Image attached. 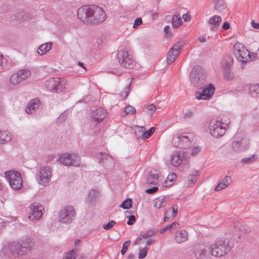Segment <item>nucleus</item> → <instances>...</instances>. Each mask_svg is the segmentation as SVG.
I'll return each instance as SVG.
<instances>
[{"label":"nucleus","mask_w":259,"mask_h":259,"mask_svg":"<svg viewBox=\"0 0 259 259\" xmlns=\"http://www.w3.org/2000/svg\"><path fill=\"white\" fill-rule=\"evenodd\" d=\"M233 245L234 242L230 238H219L209 247L210 253L212 256L222 257L231 250Z\"/></svg>","instance_id":"1"},{"label":"nucleus","mask_w":259,"mask_h":259,"mask_svg":"<svg viewBox=\"0 0 259 259\" xmlns=\"http://www.w3.org/2000/svg\"><path fill=\"white\" fill-rule=\"evenodd\" d=\"M12 255L19 257L27 254L31 250L30 239L25 238L18 242H13L9 245Z\"/></svg>","instance_id":"2"},{"label":"nucleus","mask_w":259,"mask_h":259,"mask_svg":"<svg viewBox=\"0 0 259 259\" xmlns=\"http://www.w3.org/2000/svg\"><path fill=\"white\" fill-rule=\"evenodd\" d=\"M206 75L205 70L200 66H194L190 74L191 83L195 88H202L205 84Z\"/></svg>","instance_id":"3"},{"label":"nucleus","mask_w":259,"mask_h":259,"mask_svg":"<svg viewBox=\"0 0 259 259\" xmlns=\"http://www.w3.org/2000/svg\"><path fill=\"white\" fill-rule=\"evenodd\" d=\"M233 53L237 60L241 63V67L244 68L243 66L247 62L252 60V55L251 53L246 50L244 45L236 42L233 46Z\"/></svg>","instance_id":"4"},{"label":"nucleus","mask_w":259,"mask_h":259,"mask_svg":"<svg viewBox=\"0 0 259 259\" xmlns=\"http://www.w3.org/2000/svg\"><path fill=\"white\" fill-rule=\"evenodd\" d=\"M5 177L14 190H19L23 187V179L20 172L12 170L5 172Z\"/></svg>","instance_id":"5"},{"label":"nucleus","mask_w":259,"mask_h":259,"mask_svg":"<svg viewBox=\"0 0 259 259\" xmlns=\"http://www.w3.org/2000/svg\"><path fill=\"white\" fill-rule=\"evenodd\" d=\"M59 160L65 166H78L81 162L80 157L74 153H64L59 156Z\"/></svg>","instance_id":"6"},{"label":"nucleus","mask_w":259,"mask_h":259,"mask_svg":"<svg viewBox=\"0 0 259 259\" xmlns=\"http://www.w3.org/2000/svg\"><path fill=\"white\" fill-rule=\"evenodd\" d=\"M106 14L99 6L91 5V18L88 24H98L105 20Z\"/></svg>","instance_id":"7"},{"label":"nucleus","mask_w":259,"mask_h":259,"mask_svg":"<svg viewBox=\"0 0 259 259\" xmlns=\"http://www.w3.org/2000/svg\"><path fill=\"white\" fill-rule=\"evenodd\" d=\"M75 210L72 206H66L59 213V220L64 224H70L75 219Z\"/></svg>","instance_id":"8"},{"label":"nucleus","mask_w":259,"mask_h":259,"mask_svg":"<svg viewBox=\"0 0 259 259\" xmlns=\"http://www.w3.org/2000/svg\"><path fill=\"white\" fill-rule=\"evenodd\" d=\"M117 59L120 65L126 68H134L136 65L135 61L126 50H120L118 51Z\"/></svg>","instance_id":"9"},{"label":"nucleus","mask_w":259,"mask_h":259,"mask_svg":"<svg viewBox=\"0 0 259 259\" xmlns=\"http://www.w3.org/2000/svg\"><path fill=\"white\" fill-rule=\"evenodd\" d=\"M45 86L49 91L61 92L65 88V81L58 77L51 78L46 81Z\"/></svg>","instance_id":"10"},{"label":"nucleus","mask_w":259,"mask_h":259,"mask_svg":"<svg viewBox=\"0 0 259 259\" xmlns=\"http://www.w3.org/2000/svg\"><path fill=\"white\" fill-rule=\"evenodd\" d=\"M224 123L218 120H212L210 122L209 127L210 134L214 138L223 136L226 133Z\"/></svg>","instance_id":"11"},{"label":"nucleus","mask_w":259,"mask_h":259,"mask_svg":"<svg viewBox=\"0 0 259 259\" xmlns=\"http://www.w3.org/2000/svg\"><path fill=\"white\" fill-rule=\"evenodd\" d=\"M52 175L51 169L50 167L45 166L40 168L36 179L41 185L45 186L51 181Z\"/></svg>","instance_id":"12"},{"label":"nucleus","mask_w":259,"mask_h":259,"mask_svg":"<svg viewBox=\"0 0 259 259\" xmlns=\"http://www.w3.org/2000/svg\"><path fill=\"white\" fill-rule=\"evenodd\" d=\"M184 45V41L180 40L178 41L177 43L174 45L170 49L167 57V62L168 64H171L175 61L180 54Z\"/></svg>","instance_id":"13"},{"label":"nucleus","mask_w":259,"mask_h":259,"mask_svg":"<svg viewBox=\"0 0 259 259\" xmlns=\"http://www.w3.org/2000/svg\"><path fill=\"white\" fill-rule=\"evenodd\" d=\"M202 91L201 92H196L195 93V97L198 100H208L213 95L215 87L212 84H209L206 87H203L202 85Z\"/></svg>","instance_id":"14"},{"label":"nucleus","mask_w":259,"mask_h":259,"mask_svg":"<svg viewBox=\"0 0 259 259\" xmlns=\"http://www.w3.org/2000/svg\"><path fill=\"white\" fill-rule=\"evenodd\" d=\"M31 211L30 212L28 218L31 221L34 222L39 220L42 216V210H44L42 205L37 203H33L30 206Z\"/></svg>","instance_id":"15"},{"label":"nucleus","mask_w":259,"mask_h":259,"mask_svg":"<svg viewBox=\"0 0 259 259\" xmlns=\"http://www.w3.org/2000/svg\"><path fill=\"white\" fill-rule=\"evenodd\" d=\"M31 75V72L27 69H22L19 71L16 74L12 75L10 78V82L14 85L21 83L23 80L26 79Z\"/></svg>","instance_id":"16"},{"label":"nucleus","mask_w":259,"mask_h":259,"mask_svg":"<svg viewBox=\"0 0 259 259\" xmlns=\"http://www.w3.org/2000/svg\"><path fill=\"white\" fill-rule=\"evenodd\" d=\"M91 5L80 7L77 12L78 18L83 23L88 24L91 18Z\"/></svg>","instance_id":"17"},{"label":"nucleus","mask_w":259,"mask_h":259,"mask_svg":"<svg viewBox=\"0 0 259 259\" xmlns=\"http://www.w3.org/2000/svg\"><path fill=\"white\" fill-rule=\"evenodd\" d=\"M98 157L100 159L99 163L104 166L108 167L114 165L112 157L105 153H99L98 154Z\"/></svg>","instance_id":"18"},{"label":"nucleus","mask_w":259,"mask_h":259,"mask_svg":"<svg viewBox=\"0 0 259 259\" xmlns=\"http://www.w3.org/2000/svg\"><path fill=\"white\" fill-rule=\"evenodd\" d=\"M176 140H178L179 142L178 146L182 148L186 149L190 145V140L188 136L183 135L177 136L172 139L173 142Z\"/></svg>","instance_id":"19"},{"label":"nucleus","mask_w":259,"mask_h":259,"mask_svg":"<svg viewBox=\"0 0 259 259\" xmlns=\"http://www.w3.org/2000/svg\"><path fill=\"white\" fill-rule=\"evenodd\" d=\"M107 116V111L102 108H98L93 111L92 116L98 122H101Z\"/></svg>","instance_id":"20"},{"label":"nucleus","mask_w":259,"mask_h":259,"mask_svg":"<svg viewBox=\"0 0 259 259\" xmlns=\"http://www.w3.org/2000/svg\"><path fill=\"white\" fill-rule=\"evenodd\" d=\"M184 159V156L183 153L176 152L171 156V164L174 166H178L182 163Z\"/></svg>","instance_id":"21"},{"label":"nucleus","mask_w":259,"mask_h":259,"mask_svg":"<svg viewBox=\"0 0 259 259\" xmlns=\"http://www.w3.org/2000/svg\"><path fill=\"white\" fill-rule=\"evenodd\" d=\"M232 180L231 178L229 176H226L224 179L220 181L215 188L214 190L216 191H219L226 188L232 183Z\"/></svg>","instance_id":"22"},{"label":"nucleus","mask_w":259,"mask_h":259,"mask_svg":"<svg viewBox=\"0 0 259 259\" xmlns=\"http://www.w3.org/2000/svg\"><path fill=\"white\" fill-rule=\"evenodd\" d=\"M194 253L197 259H203L205 256L204 245H195L194 249Z\"/></svg>","instance_id":"23"},{"label":"nucleus","mask_w":259,"mask_h":259,"mask_svg":"<svg viewBox=\"0 0 259 259\" xmlns=\"http://www.w3.org/2000/svg\"><path fill=\"white\" fill-rule=\"evenodd\" d=\"M221 21L222 18L220 16L215 15L211 17L208 21L209 24L212 26L211 29L213 31L217 30Z\"/></svg>","instance_id":"24"},{"label":"nucleus","mask_w":259,"mask_h":259,"mask_svg":"<svg viewBox=\"0 0 259 259\" xmlns=\"http://www.w3.org/2000/svg\"><path fill=\"white\" fill-rule=\"evenodd\" d=\"M39 103L40 101L37 98L31 100L27 105L25 110L26 112L27 113H31L32 111L35 110L38 107Z\"/></svg>","instance_id":"25"},{"label":"nucleus","mask_w":259,"mask_h":259,"mask_svg":"<svg viewBox=\"0 0 259 259\" xmlns=\"http://www.w3.org/2000/svg\"><path fill=\"white\" fill-rule=\"evenodd\" d=\"M168 200V197L166 196L163 197L157 198L155 199L154 206V207L159 209L166 205Z\"/></svg>","instance_id":"26"},{"label":"nucleus","mask_w":259,"mask_h":259,"mask_svg":"<svg viewBox=\"0 0 259 259\" xmlns=\"http://www.w3.org/2000/svg\"><path fill=\"white\" fill-rule=\"evenodd\" d=\"M52 45V42H49L40 45L38 48V50L37 51L38 54L39 55L45 54L51 49Z\"/></svg>","instance_id":"27"},{"label":"nucleus","mask_w":259,"mask_h":259,"mask_svg":"<svg viewBox=\"0 0 259 259\" xmlns=\"http://www.w3.org/2000/svg\"><path fill=\"white\" fill-rule=\"evenodd\" d=\"M188 234L187 231L183 230L179 233H177L175 236V240L178 243L185 242L187 240Z\"/></svg>","instance_id":"28"},{"label":"nucleus","mask_w":259,"mask_h":259,"mask_svg":"<svg viewBox=\"0 0 259 259\" xmlns=\"http://www.w3.org/2000/svg\"><path fill=\"white\" fill-rule=\"evenodd\" d=\"M200 175V172L198 170H194L192 174L188 176V182L190 186L195 184L197 179Z\"/></svg>","instance_id":"29"},{"label":"nucleus","mask_w":259,"mask_h":259,"mask_svg":"<svg viewBox=\"0 0 259 259\" xmlns=\"http://www.w3.org/2000/svg\"><path fill=\"white\" fill-rule=\"evenodd\" d=\"M159 181L158 175L157 172L154 173L151 171L147 179L148 185H156Z\"/></svg>","instance_id":"30"},{"label":"nucleus","mask_w":259,"mask_h":259,"mask_svg":"<svg viewBox=\"0 0 259 259\" xmlns=\"http://www.w3.org/2000/svg\"><path fill=\"white\" fill-rule=\"evenodd\" d=\"M11 140V135L8 132L0 131V144H5Z\"/></svg>","instance_id":"31"},{"label":"nucleus","mask_w":259,"mask_h":259,"mask_svg":"<svg viewBox=\"0 0 259 259\" xmlns=\"http://www.w3.org/2000/svg\"><path fill=\"white\" fill-rule=\"evenodd\" d=\"M233 62V60L231 57H227L225 58L222 63V67L224 71L231 69Z\"/></svg>","instance_id":"32"},{"label":"nucleus","mask_w":259,"mask_h":259,"mask_svg":"<svg viewBox=\"0 0 259 259\" xmlns=\"http://www.w3.org/2000/svg\"><path fill=\"white\" fill-rule=\"evenodd\" d=\"M177 175L174 173H170L167 177L165 181L162 183L163 187L171 186L174 181L176 179Z\"/></svg>","instance_id":"33"},{"label":"nucleus","mask_w":259,"mask_h":259,"mask_svg":"<svg viewBox=\"0 0 259 259\" xmlns=\"http://www.w3.org/2000/svg\"><path fill=\"white\" fill-rule=\"evenodd\" d=\"M214 9L221 12L227 9L226 5L223 0H216L215 2Z\"/></svg>","instance_id":"34"},{"label":"nucleus","mask_w":259,"mask_h":259,"mask_svg":"<svg viewBox=\"0 0 259 259\" xmlns=\"http://www.w3.org/2000/svg\"><path fill=\"white\" fill-rule=\"evenodd\" d=\"M183 22L180 15H175L172 18V25L174 28H177L182 24Z\"/></svg>","instance_id":"35"},{"label":"nucleus","mask_w":259,"mask_h":259,"mask_svg":"<svg viewBox=\"0 0 259 259\" xmlns=\"http://www.w3.org/2000/svg\"><path fill=\"white\" fill-rule=\"evenodd\" d=\"M251 95L253 97L259 96V84L251 85L249 88Z\"/></svg>","instance_id":"36"},{"label":"nucleus","mask_w":259,"mask_h":259,"mask_svg":"<svg viewBox=\"0 0 259 259\" xmlns=\"http://www.w3.org/2000/svg\"><path fill=\"white\" fill-rule=\"evenodd\" d=\"M234 75L231 69L224 71V77L226 80L231 81L234 78Z\"/></svg>","instance_id":"37"},{"label":"nucleus","mask_w":259,"mask_h":259,"mask_svg":"<svg viewBox=\"0 0 259 259\" xmlns=\"http://www.w3.org/2000/svg\"><path fill=\"white\" fill-rule=\"evenodd\" d=\"M179 226V223L178 222H174L172 223L171 224H170L169 225H168V226H166V227H165L164 228H162L161 230H160L159 232L161 234H163L165 231H166L167 230H170L171 229H175Z\"/></svg>","instance_id":"38"},{"label":"nucleus","mask_w":259,"mask_h":259,"mask_svg":"<svg viewBox=\"0 0 259 259\" xmlns=\"http://www.w3.org/2000/svg\"><path fill=\"white\" fill-rule=\"evenodd\" d=\"M98 195V191L95 190H92L90 191L89 194V199H91L90 200V203L92 204L93 203L94 201H95L96 197Z\"/></svg>","instance_id":"39"},{"label":"nucleus","mask_w":259,"mask_h":259,"mask_svg":"<svg viewBox=\"0 0 259 259\" xmlns=\"http://www.w3.org/2000/svg\"><path fill=\"white\" fill-rule=\"evenodd\" d=\"M132 200L130 198H127L124 200L119 205V207L123 209H128L131 206Z\"/></svg>","instance_id":"40"},{"label":"nucleus","mask_w":259,"mask_h":259,"mask_svg":"<svg viewBox=\"0 0 259 259\" xmlns=\"http://www.w3.org/2000/svg\"><path fill=\"white\" fill-rule=\"evenodd\" d=\"M155 128L152 127L149 129L146 132H144L142 134V138L143 139H147L149 138L155 132Z\"/></svg>","instance_id":"41"},{"label":"nucleus","mask_w":259,"mask_h":259,"mask_svg":"<svg viewBox=\"0 0 259 259\" xmlns=\"http://www.w3.org/2000/svg\"><path fill=\"white\" fill-rule=\"evenodd\" d=\"M257 158V156L253 154L249 157L244 158L241 160V162L243 163H252L255 161Z\"/></svg>","instance_id":"42"},{"label":"nucleus","mask_w":259,"mask_h":259,"mask_svg":"<svg viewBox=\"0 0 259 259\" xmlns=\"http://www.w3.org/2000/svg\"><path fill=\"white\" fill-rule=\"evenodd\" d=\"M235 229L237 231L241 232L243 233H246L250 231L249 229L246 228L243 226H239L238 224H235Z\"/></svg>","instance_id":"43"},{"label":"nucleus","mask_w":259,"mask_h":259,"mask_svg":"<svg viewBox=\"0 0 259 259\" xmlns=\"http://www.w3.org/2000/svg\"><path fill=\"white\" fill-rule=\"evenodd\" d=\"M68 114V111H65L62 114H61L57 119V122L62 123L65 120Z\"/></svg>","instance_id":"44"},{"label":"nucleus","mask_w":259,"mask_h":259,"mask_svg":"<svg viewBox=\"0 0 259 259\" xmlns=\"http://www.w3.org/2000/svg\"><path fill=\"white\" fill-rule=\"evenodd\" d=\"M148 249L149 248L147 247H145L144 248L142 249L139 253V258L143 259L145 258L147 255Z\"/></svg>","instance_id":"45"},{"label":"nucleus","mask_w":259,"mask_h":259,"mask_svg":"<svg viewBox=\"0 0 259 259\" xmlns=\"http://www.w3.org/2000/svg\"><path fill=\"white\" fill-rule=\"evenodd\" d=\"M124 111L126 114H133L136 112V108L132 106L128 105L126 106L124 109Z\"/></svg>","instance_id":"46"},{"label":"nucleus","mask_w":259,"mask_h":259,"mask_svg":"<svg viewBox=\"0 0 259 259\" xmlns=\"http://www.w3.org/2000/svg\"><path fill=\"white\" fill-rule=\"evenodd\" d=\"M131 243V241L130 240H127L125 242L123 243L122 247V249L121 250V253L122 255H124L128 249V246Z\"/></svg>","instance_id":"47"},{"label":"nucleus","mask_w":259,"mask_h":259,"mask_svg":"<svg viewBox=\"0 0 259 259\" xmlns=\"http://www.w3.org/2000/svg\"><path fill=\"white\" fill-rule=\"evenodd\" d=\"M115 224L116 222L112 220L109 221L107 224L103 225V228L105 230H108L111 229Z\"/></svg>","instance_id":"48"},{"label":"nucleus","mask_w":259,"mask_h":259,"mask_svg":"<svg viewBox=\"0 0 259 259\" xmlns=\"http://www.w3.org/2000/svg\"><path fill=\"white\" fill-rule=\"evenodd\" d=\"M147 110L149 112V115L152 117L154 112L156 111V107L153 104L147 105L146 107Z\"/></svg>","instance_id":"49"},{"label":"nucleus","mask_w":259,"mask_h":259,"mask_svg":"<svg viewBox=\"0 0 259 259\" xmlns=\"http://www.w3.org/2000/svg\"><path fill=\"white\" fill-rule=\"evenodd\" d=\"M76 255L74 250L69 251L66 253V256L64 259H75Z\"/></svg>","instance_id":"50"},{"label":"nucleus","mask_w":259,"mask_h":259,"mask_svg":"<svg viewBox=\"0 0 259 259\" xmlns=\"http://www.w3.org/2000/svg\"><path fill=\"white\" fill-rule=\"evenodd\" d=\"M232 147L234 150L237 151L241 146L240 142L237 141H233L232 143Z\"/></svg>","instance_id":"51"},{"label":"nucleus","mask_w":259,"mask_h":259,"mask_svg":"<svg viewBox=\"0 0 259 259\" xmlns=\"http://www.w3.org/2000/svg\"><path fill=\"white\" fill-rule=\"evenodd\" d=\"M136 217L134 215H131L128 217V220L127 222V224L128 225H132L136 222Z\"/></svg>","instance_id":"52"},{"label":"nucleus","mask_w":259,"mask_h":259,"mask_svg":"<svg viewBox=\"0 0 259 259\" xmlns=\"http://www.w3.org/2000/svg\"><path fill=\"white\" fill-rule=\"evenodd\" d=\"M142 24V19L141 18H138L135 19L133 27L134 28H137L138 26Z\"/></svg>","instance_id":"53"},{"label":"nucleus","mask_w":259,"mask_h":259,"mask_svg":"<svg viewBox=\"0 0 259 259\" xmlns=\"http://www.w3.org/2000/svg\"><path fill=\"white\" fill-rule=\"evenodd\" d=\"M130 88H131V83L128 84L126 87V89L127 90V91L125 90L121 93V96L123 98L127 97L129 94L128 90H130Z\"/></svg>","instance_id":"54"},{"label":"nucleus","mask_w":259,"mask_h":259,"mask_svg":"<svg viewBox=\"0 0 259 259\" xmlns=\"http://www.w3.org/2000/svg\"><path fill=\"white\" fill-rule=\"evenodd\" d=\"M193 115V112L191 110H188L185 112L184 114V117L185 118H190Z\"/></svg>","instance_id":"55"},{"label":"nucleus","mask_w":259,"mask_h":259,"mask_svg":"<svg viewBox=\"0 0 259 259\" xmlns=\"http://www.w3.org/2000/svg\"><path fill=\"white\" fill-rule=\"evenodd\" d=\"M158 190L157 187H153V188L148 189L146 190V192L148 194H153Z\"/></svg>","instance_id":"56"},{"label":"nucleus","mask_w":259,"mask_h":259,"mask_svg":"<svg viewBox=\"0 0 259 259\" xmlns=\"http://www.w3.org/2000/svg\"><path fill=\"white\" fill-rule=\"evenodd\" d=\"M172 211L173 214L172 215V218H175L176 214L178 212V206L177 204L174 205L173 206L171 207Z\"/></svg>","instance_id":"57"},{"label":"nucleus","mask_w":259,"mask_h":259,"mask_svg":"<svg viewBox=\"0 0 259 259\" xmlns=\"http://www.w3.org/2000/svg\"><path fill=\"white\" fill-rule=\"evenodd\" d=\"M5 62L4 60L3 55L1 53H0V70L2 69L5 65Z\"/></svg>","instance_id":"58"},{"label":"nucleus","mask_w":259,"mask_h":259,"mask_svg":"<svg viewBox=\"0 0 259 259\" xmlns=\"http://www.w3.org/2000/svg\"><path fill=\"white\" fill-rule=\"evenodd\" d=\"M170 27L169 26H165L164 28V31L166 34L167 37H169L171 35V33L170 32L169 30Z\"/></svg>","instance_id":"59"},{"label":"nucleus","mask_w":259,"mask_h":259,"mask_svg":"<svg viewBox=\"0 0 259 259\" xmlns=\"http://www.w3.org/2000/svg\"><path fill=\"white\" fill-rule=\"evenodd\" d=\"M200 151V149L198 147H195L192 149V154L193 155H197Z\"/></svg>","instance_id":"60"},{"label":"nucleus","mask_w":259,"mask_h":259,"mask_svg":"<svg viewBox=\"0 0 259 259\" xmlns=\"http://www.w3.org/2000/svg\"><path fill=\"white\" fill-rule=\"evenodd\" d=\"M230 28V23L228 22H225L223 25V28L227 30Z\"/></svg>","instance_id":"61"},{"label":"nucleus","mask_w":259,"mask_h":259,"mask_svg":"<svg viewBox=\"0 0 259 259\" xmlns=\"http://www.w3.org/2000/svg\"><path fill=\"white\" fill-rule=\"evenodd\" d=\"M146 233L149 237H151L155 233V232L154 230H149L146 232Z\"/></svg>","instance_id":"62"},{"label":"nucleus","mask_w":259,"mask_h":259,"mask_svg":"<svg viewBox=\"0 0 259 259\" xmlns=\"http://www.w3.org/2000/svg\"><path fill=\"white\" fill-rule=\"evenodd\" d=\"M252 26L255 29H259V23H256L254 21L251 22Z\"/></svg>","instance_id":"63"},{"label":"nucleus","mask_w":259,"mask_h":259,"mask_svg":"<svg viewBox=\"0 0 259 259\" xmlns=\"http://www.w3.org/2000/svg\"><path fill=\"white\" fill-rule=\"evenodd\" d=\"M140 235L141 236V237H142V239L149 237L148 235L147 234L146 232L141 233H140Z\"/></svg>","instance_id":"64"}]
</instances>
